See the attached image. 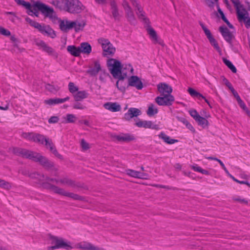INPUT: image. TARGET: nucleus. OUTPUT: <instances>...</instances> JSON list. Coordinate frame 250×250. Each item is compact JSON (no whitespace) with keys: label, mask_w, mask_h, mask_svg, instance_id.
I'll list each match as a JSON object with an SVG mask.
<instances>
[{"label":"nucleus","mask_w":250,"mask_h":250,"mask_svg":"<svg viewBox=\"0 0 250 250\" xmlns=\"http://www.w3.org/2000/svg\"><path fill=\"white\" fill-rule=\"evenodd\" d=\"M107 65L113 77L119 79L116 83V86L118 88H119V81H122L126 77L127 72H125V69H128L130 71L134 70L130 64H125L122 65L120 62L115 59L108 60Z\"/></svg>","instance_id":"f257e3e1"},{"label":"nucleus","mask_w":250,"mask_h":250,"mask_svg":"<svg viewBox=\"0 0 250 250\" xmlns=\"http://www.w3.org/2000/svg\"><path fill=\"white\" fill-rule=\"evenodd\" d=\"M11 151L17 155L39 162L42 165L47 168H50L54 166L53 162L49 161L47 158L36 152L18 147H14L12 149Z\"/></svg>","instance_id":"f03ea898"},{"label":"nucleus","mask_w":250,"mask_h":250,"mask_svg":"<svg viewBox=\"0 0 250 250\" xmlns=\"http://www.w3.org/2000/svg\"><path fill=\"white\" fill-rule=\"evenodd\" d=\"M51 246L47 248V250H54L59 249H64L67 250L74 249L71 242L62 237L52 236L50 238Z\"/></svg>","instance_id":"7ed1b4c3"},{"label":"nucleus","mask_w":250,"mask_h":250,"mask_svg":"<svg viewBox=\"0 0 250 250\" xmlns=\"http://www.w3.org/2000/svg\"><path fill=\"white\" fill-rule=\"evenodd\" d=\"M25 21L30 24L31 26L37 29L43 35L47 36L52 39L55 38L56 36L55 32L50 26L44 24H41L39 22L32 20L28 17L25 18Z\"/></svg>","instance_id":"20e7f679"},{"label":"nucleus","mask_w":250,"mask_h":250,"mask_svg":"<svg viewBox=\"0 0 250 250\" xmlns=\"http://www.w3.org/2000/svg\"><path fill=\"white\" fill-rule=\"evenodd\" d=\"M33 142L40 144H44L47 148H49L50 150L56 156L60 157L61 156L58 153L52 141L44 135L40 134H35L34 135Z\"/></svg>","instance_id":"39448f33"},{"label":"nucleus","mask_w":250,"mask_h":250,"mask_svg":"<svg viewBox=\"0 0 250 250\" xmlns=\"http://www.w3.org/2000/svg\"><path fill=\"white\" fill-rule=\"evenodd\" d=\"M67 10L71 13H80L84 9L82 3L78 0H62Z\"/></svg>","instance_id":"423d86ee"},{"label":"nucleus","mask_w":250,"mask_h":250,"mask_svg":"<svg viewBox=\"0 0 250 250\" xmlns=\"http://www.w3.org/2000/svg\"><path fill=\"white\" fill-rule=\"evenodd\" d=\"M35 6L38 10L41 11L46 17H48L53 22H55L58 19L53 8L39 2H36Z\"/></svg>","instance_id":"0eeeda50"},{"label":"nucleus","mask_w":250,"mask_h":250,"mask_svg":"<svg viewBox=\"0 0 250 250\" xmlns=\"http://www.w3.org/2000/svg\"><path fill=\"white\" fill-rule=\"evenodd\" d=\"M98 42L102 47L104 56H112L115 53L116 49L108 39L101 38Z\"/></svg>","instance_id":"6e6552de"},{"label":"nucleus","mask_w":250,"mask_h":250,"mask_svg":"<svg viewBox=\"0 0 250 250\" xmlns=\"http://www.w3.org/2000/svg\"><path fill=\"white\" fill-rule=\"evenodd\" d=\"M44 188L49 189L51 191H53V192L61 195L68 197L74 199H79V197L78 195L75 194L73 193L67 192L63 188H60L54 185H50L49 184H48L47 185L45 186Z\"/></svg>","instance_id":"1a4fd4ad"},{"label":"nucleus","mask_w":250,"mask_h":250,"mask_svg":"<svg viewBox=\"0 0 250 250\" xmlns=\"http://www.w3.org/2000/svg\"><path fill=\"white\" fill-rule=\"evenodd\" d=\"M28 176L32 180H34L35 183L40 185L43 188H44L45 186L47 185L48 182L53 180V179L38 172L31 173L28 175Z\"/></svg>","instance_id":"9d476101"},{"label":"nucleus","mask_w":250,"mask_h":250,"mask_svg":"<svg viewBox=\"0 0 250 250\" xmlns=\"http://www.w3.org/2000/svg\"><path fill=\"white\" fill-rule=\"evenodd\" d=\"M35 44L40 49H42L43 51L46 52L49 55L55 58H57L58 57V53L52 47L49 46L45 42L42 40H37L35 42Z\"/></svg>","instance_id":"9b49d317"},{"label":"nucleus","mask_w":250,"mask_h":250,"mask_svg":"<svg viewBox=\"0 0 250 250\" xmlns=\"http://www.w3.org/2000/svg\"><path fill=\"white\" fill-rule=\"evenodd\" d=\"M156 98L155 102L159 105H170L174 101V98L171 94L161 95Z\"/></svg>","instance_id":"f8f14e48"},{"label":"nucleus","mask_w":250,"mask_h":250,"mask_svg":"<svg viewBox=\"0 0 250 250\" xmlns=\"http://www.w3.org/2000/svg\"><path fill=\"white\" fill-rule=\"evenodd\" d=\"M122 5L125 10V16L128 21L132 23H134L135 21V16L127 0H123Z\"/></svg>","instance_id":"ddd939ff"},{"label":"nucleus","mask_w":250,"mask_h":250,"mask_svg":"<svg viewBox=\"0 0 250 250\" xmlns=\"http://www.w3.org/2000/svg\"><path fill=\"white\" fill-rule=\"evenodd\" d=\"M130 1L132 5L137 8L136 13L138 18L142 20L145 23L148 24L149 23V20L146 17L145 12L138 2V0H130Z\"/></svg>","instance_id":"4468645a"},{"label":"nucleus","mask_w":250,"mask_h":250,"mask_svg":"<svg viewBox=\"0 0 250 250\" xmlns=\"http://www.w3.org/2000/svg\"><path fill=\"white\" fill-rule=\"evenodd\" d=\"M146 31L150 39L154 43H158L162 46L164 45L163 41L158 37L156 31L152 27L148 26L146 28Z\"/></svg>","instance_id":"2eb2a0df"},{"label":"nucleus","mask_w":250,"mask_h":250,"mask_svg":"<svg viewBox=\"0 0 250 250\" xmlns=\"http://www.w3.org/2000/svg\"><path fill=\"white\" fill-rule=\"evenodd\" d=\"M73 247L74 248L82 250H104L103 249L95 246L90 243L86 241L78 243Z\"/></svg>","instance_id":"dca6fc26"},{"label":"nucleus","mask_w":250,"mask_h":250,"mask_svg":"<svg viewBox=\"0 0 250 250\" xmlns=\"http://www.w3.org/2000/svg\"><path fill=\"white\" fill-rule=\"evenodd\" d=\"M135 125L139 127H144L145 128H150L158 130L160 129L159 125L154 124L150 121H139L136 123Z\"/></svg>","instance_id":"f3484780"},{"label":"nucleus","mask_w":250,"mask_h":250,"mask_svg":"<svg viewBox=\"0 0 250 250\" xmlns=\"http://www.w3.org/2000/svg\"><path fill=\"white\" fill-rule=\"evenodd\" d=\"M234 5L237 9V14L238 20L240 22H244L249 18L247 11L242 7L239 6V1L237 5Z\"/></svg>","instance_id":"a211bd4d"},{"label":"nucleus","mask_w":250,"mask_h":250,"mask_svg":"<svg viewBox=\"0 0 250 250\" xmlns=\"http://www.w3.org/2000/svg\"><path fill=\"white\" fill-rule=\"evenodd\" d=\"M157 89L161 95L171 94L172 92V87L168 84L161 83L157 84Z\"/></svg>","instance_id":"6ab92c4d"},{"label":"nucleus","mask_w":250,"mask_h":250,"mask_svg":"<svg viewBox=\"0 0 250 250\" xmlns=\"http://www.w3.org/2000/svg\"><path fill=\"white\" fill-rule=\"evenodd\" d=\"M101 70V65L98 61H94L87 71V73L91 76H96Z\"/></svg>","instance_id":"aec40b11"},{"label":"nucleus","mask_w":250,"mask_h":250,"mask_svg":"<svg viewBox=\"0 0 250 250\" xmlns=\"http://www.w3.org/2000/svg\"><path fill=\"white\" fill-rule=\"evenodd\" d=\"M128 81L129 85L135 87L137 89H142L143 87V83L137 76H131L128 78Z\"/></svg>","instance_id":"412c9836"},{"label":"nucleus","mask_w":250,"mask_h":250,"mask_svg":"<svg viewBox=\"0 0 250 250\" xmlns=\"http://www.w3.org/2000/svg\"><path fill=\"white\" fill-rule=\"evenodd\" d=\"M141 113V111L136 108H130L127 112L125 114L124 119L125 120L128 121L134 117H137Z\"/></svg>","instance_id":"4be33fe9"},{"label":"nucleus","mask_w":250,"mask_h":250,"mask_svg":"<svg viewBox=\"0 0 250 250\" xmlns=\"http://www.w3.org/2000/svg\"><path fill=\"white\" fill-rule=\"evenodd\" d=\"M71 21L64 19L63 20H59V26L60 29L64 32H67L72 29Z\"/></svg>","instance_id":"5701e85b"},{"label":"nucleus","mask_w":250,"mask_h":250,"mask_svg":"<svg viewBox=\"0 0 250 250\" xmlns=\"http://www.w3.org/2000/svg\"><path fill=\"white\" fill-rule=\"evenodd\" d=\"M103 106L105 109L113 112L119 111L121 109V105L117 103L107 102Z\"/></svg>","instance_id":"b1692460"},{"label":"nucleus","mask_w":250,"mask_h":250,"mask_svg":"<svg viewBox=\"0 0 250 250\" xmlns=\"http://www.w3.org/2000/svg\"><path fill=\"white\" fill-rule=\"evenodd\" d=\"M219 31L221 32L224 39L228 42H230L233 38L232 34L229 30L225 26H221L219 28Z\"/></svg>","instance_id":"393cba45"},{"label":"nucleus","mask_w":250,"mask_h":250,"mask_svg":"<svg viewBox=\"0 0 250 250\" xmlns=\"http://www.w3.org/2000/svg\"><path fill=\"white\" fill-rule=\"evenodd\" d=\"M72 29H74L76 32L82 30L85 25V22L84 20H76L71 21Z\"/></svg>","instance_id":"a878e982"},{"label":"nucleus","mask_w":250,"mask_h":250,"mask_svg":"<svg viewBox=\"0 0 250 250\" xmlns=\"http://www.w3.org/2000/svg\"><path fill=\"white\" fill-rule=\"evenodd\" d=\"M69 99L70 98L69 97H66L64 98L49 99L44 100V103L46 104L55 105L56 104L63 103L68 101Z\"/></svg>","instance_id":"bb28decb"},{"label":"nucleus","mask_w":250,"mask_h":250,"mask_svg":"<svg viewBox=\"0 0 250 250\" xmlns=\"http://www.w3.org/2000/svg\"><path fill=\"white\" fill-rule=\"evenodd\" d=\"M80 54L81 53L89 55L92 51L91 46L88 42H82L79 46Z\"/></svg>","instance_id":"cd10ccee"},{"label":"nucleus","mask_w":250,"mask_h":250,"mask_svg":"<svg viewBox=\"0 0 250 250\" xmlns=\"http://www.w3.org/2000/svg\"><path fill=\"white\" fill-rule=\"evenodd\" d=\"M73 96L75 101L79 102L87 98L88 93L85 90L78 91Z\"/></svg>","instance_id":"c85d7f7f"},{"label":"nucleus","mask_w":250,"mask_h":250,"mask_svg":"<svg viewBox=\"0 0 250 250\" xmlns=\"http://www.w3.org/2000/svg\"><path fill=\"white\" fill-rule=\"evenodd\" d=\"M53 181H51V182H55L57 184H61L63 185H67V186H73L74 185V183L73 181L70 179H68L67 178H63L59 179H53Z\"/></svg>","instance_id":"c756f323"},{"label":"nucleus","mask_w":250,"mask_h":250,"mask_svg":"<svg viewBox=\"0 0 250 250\" xmlns=\"http://www.w3.org/2000/svg\"><path fill=\"white\" fill-rule=\"evenodd\" d=\"M158 136L159 138L163 140L167 144H173L178 142V140H177L171 139L169 136L163 132H161Z\"/></svg>","instance_id":"7c9ffc66"},{"label":"nucleus","mask_w":250,"mask_h":250,"mask_svg":"<svg viewBox=\"0 0 250 250\" xmlns=\"http://www.w3.org/2000/svg\"><path fill=\"white\" fill-rule=\"evenodd\" d=\"M67 51L73 56L79 57L80 50L78 47H76L75 45H68L67 47Z\"/></svg>","instance_id":"2f4dec72"},{"label":"nucleus","mask_w":250,"mask_h":250,"mask_svg":"<svg viewBox=\"0 0 250 250\" xmlns=\"http://www.w3.org/2000/svg\"><path fill=\"white\" fill-rule=\"evenodd\" d=\"M110 5L112 16H113L115 19H119V18L120 17V15L118 11L116 3L114 1H111Z\"/></svg>","instance_id":"473e14b6"},{"label":"nucleus","mask_w":250,"mask_h":250,"mask_svg":"<svg viewBox=\"0 0 250 250\" xmlns=\"http://www.w3.org/2000/svg\"><path fill=\"white\" fill-rule=\"evenodd\" d=\"M117 139L119 141L129 142L135 139L134 137L129 134H124L117 136Z\"/></svg>","instance_id":"72a5a7b5"},{"label":"nucleus","mask_w":250,"mask_h":250,"mask_svg":"<svg viewBox=\"0 0 250 250\" xmlns=\"http://www.w3.org/2000/svg\"><path fill=\"white\" fill-rule=\"evenodd\" d=\"M65 119V123H74L77 120L75 115L72 114H67L64 118Z\"/></svg>","instance_id":"f704fd0d"},{"label":"nucleus","mask_w":250,"mask_h":250,"mask_svg":"<svg viewBox=\"0 0 250 250\" xmlns=\"http://www.w3.org/2000/svg\"><path fill=\"white\" fill-rule=\"evenodd\" d=\"M190 167L195 171L200 172L203 174L209 175V173L208 171L202 169L201 167H199L197 165H193L190 166Z\"/></svg>","instance_id":"c9c22d12"},{"label":"nucleus","mask_w":250,"mask_h":250,"mask_svg":"<svg viewBox=\"0 0 250 250\" xmlns=\"http://www.w3.org/2000/svg\"><path fill=\"white\" fill-rule=\"evenodd\" d=\"M0 188L9 190L12 188V184L9 182L0 179Z\"/></svg>","instance_id":"e433bc0d"},{"label":"nucleus","mask_w":250,"mask_h":250,"mask_svg":"<svg viewBox=\"0 0 250 250\" xmlns=\"http://www.w3.org/2000/svg\"><path fill=\"white\" fill-rule=\"evenodd\" d=\"M158 113V109L153 104L148 106L147 114L149 116H152Z\"/></svg>","instance_id":"4c0bfd02"},{"label":"nucleus","mask_w":250,"mask_h":250,"mask_svg":"<svg viewBox=\"0 0 250 250\" xmlns=\"http://www.w3.org/2000/svg\"><path fill=\"white\" fill-rule=\"evenodd\" d=\"M223 62L231 70L233 73H236L237 69L233 64L226 58H223Z\"/></svg>","instance_id":"58836bf2"},{"label":"nucleus","mask_w":250,"mask_h":250,"mask_svg":"<svg viewBox=\"0 0 250 250\" xmlns=\"http://www.w3.org/2000/svg\"><path fill=\"white\" fill-rule=\"evenodd\" d=\"M188 93L192 97H197V98H202V99H205V97L203 96L201 94L195 91L192 88H188Z\"/></svg>","instance_id":"ea45409f"},{"label":"nucleus","mask_w":250,"mask_h":250,"mask_svg":"<svg viewBox=\"0 0 250 250\" xmlns=\"http://www.w3.org/2000/svg\"><path fill=\"white\" fill-rule=\"evenodd\" d=\"M195 121L198 123L199 125H202L203 127L207 126L208 124V120L205 118L200 116L198 117Z\"/></svg>","instance_id":"a19ab883"},{"label":"nucleus","mask_w":250,"mask_h":250,"mask_svg":"<svg viewBox=\"0 0 250 250\" xmlns=\"http://www.w3.org/2000/svg\"><path fill=\"white\" fill-rule=\"evenodd\" d=\"M68 89L69 92L72 94L73 96L79 91L78 87L72 82L69 83Z\"/></svg>","instance_id":"79ce46f5"},{"label":"nucleus","mask_w":250,"mask_h":250,"mask_svg":"<svg viewBox=\"0 0 250 250\" xmlns=\"http://www.w3.org/2000/svg\"><path fill=\"white\" fill-rule=\"evenodd\" d=\"M237 102L239 104V106L244 110V111L246 112L247 115L250 117V111L248 110L245 103L242 101L240 98L238 97Z\"/></svg>","instance_id":"37998d69"},{"label":"nucleus","mask_w":250,"mask_h":250,"mask_svg":"<svg viewBox=\"0 0 250 250\" xmlns=\"http://www.w3.org/2000/svg\"><path fill=\"white\" fill-rule=\"evenodd\" d=\"M126 174L132 177L137 178L139 171H136L131 169H127L125 170Z\"/></svg>","instance_id":"c03bdc74"},{"label":"nucleus","mask_w":250,"mask_h":250,"mask_svg":"<svg viewBox=\"0 0 250 250\" xmlns=\"http://www.w3.org/2000/svg\"><path fill=\"white\" fill-rule=\"evenodd\" d=\"M208 40L211 43V44L213 46L214 48L219 53L221 52V49L219 47L215 39L212 37L211 38L208 39Z\"/></svg>","instance_id":"a18cd8bd"},{"label":"nucleus","mask_w":250,"mask_h":250,"mask_svg":"<svg viewBox=\"0 0 250 250\" xmlns=\"http://www.w3.org/2000/svg\"><path fill=\"white\" fill-rule=\"evenodd\" d=\"M208 40L211 43V44L213 46L214 48L219 53L221 52V49L219 47L215 39L212 37L211 38L208 39Z\"/></svg>","instance_id":"49530a36"},{"label":"nucleus","mask_w":250,"mask_h":250,"mask_svg":"<svg viewBox=\"0 0 250 250\" xmlns=\"http://www.w3.org/2000/svg\"><path fill=\"white\" fill-rule=\"evenodd\" d=\"M208 40L211 43V44L213 46L214 48L219 53L221 52V49L219 47L215 39L212 37L211 38L208 39Z\"/></svg>","instance_id":"de8ad7c7"},{"label":"nucleus","mask_w":250,"mask_h":250,"mask_svg":"<svg viewBox=\"0 0 250 250\" xmlns=\"http://www.w3.org/2000/svg\"><path fill=\"white\" fill-rule=\"evenodd\" d=\"M219 13L221 16V18L222 20L227 24V25L229 26V27L230 28H233V27L232 24L230 23V22L227 19L226 17L225 16L223 12L221 10V9H218Z\"/></svg>","instance_id":"09e8293b"},{"label":"nucleus","mask_w":250,"mask_h":250,"mask_svg":"<svg viewBox=\"0 0 250 250\" xmlns=\"http://www.w3.org/2000/svg\"><path fill=\"white\" fill-rule=\"evenodd\" d=\"M34 133H22V137L30 141H33Z\"/></svg>","instance_id":"8fccbe9b"},{"label":"nucleus","mask_w":250,"mask_h":250,"mask_svg":"<svg viewBox=\"0 0 250 250\" xmlns=\"http://www.w3.org/2000/svg\"><path fill=\"white\" fill-rule=\"evenodd\" d=\"M201 26L208 39L213 37L210 31L203 24L201 23Z\"/></svg>","instance_id":"3c124183"},{"label":"nucleus","mask_w":250,"mask_h":250,"mask_svg":"<svg viewBox=\"0 0 250 250\" xmlns=\"http://www.w3.org/2000/svg\"><path fill=\"white\" fill-rule=\"evenodd\" d=\"M36 8H37L35 6V3L34 4V5L33 6H32L31 5L30 8L28 9L27 13H28V15L32 16L33 13H37V11H38L36 9Z\"/></svg>","instance_id":"603ef678"},{"label":"nucleus","mask_w":250,"mask_h":250,"mask_svg":"<svg viewBox=\"0 0 250 250\" xmlns=\"http://www.w3.org/2000/svg\"><path fill=\"white\" fill-rule=\"evenodd\" d=\"M190 116L195 120H197L198 117L200 116L197 111L195 109H191L189 111Z\"/></svg>","instance_id":"864d4df0"},{"label":"nucleus","mask_w":250,"mask_h":250,"mask_svg":"<svg viewBox=\"0 0 250 250\" xmlns=\"http://www.w3.org/2000/svg\"><path fill=\"white\" fill-rule=\"evenodd\" d=\"M137 178L141 179H144V180H147L149 179V176L147 174L141 172L139 171V174L138 175Z\"/></svg>","instance_id":"5fc2aeb1"},{"label":"nucleus","mask_w":250,"mask_h":250,"mask_svg":"<svg viewBox=\"0 0 250 250\" xmlns=\"http://www.w3.org/2000/svg\"><path fill=\"white\" fill-rule=\"evenodd\" d=\"M73 108L76 109H83L84 106L81 103L77 102L73 104Z\"/></svg>","instance_id":"6e6d98bb"},{"label":"nucleus","mask_w":250,"mask_h":250,"mask_svg":"<svg viewBox=\"0 0 250 250\" xmlns=\"http://www.w3.org/2000/svg\"><path fill=\"white\" fill-rule=\"evenodd\" d=\"M81 145L82 148L83 150H87L89 148V144L86 142H85L83 139L81 140Z\"/></svg>","instance_id":"4d7b16f0"},{"label":"nucleus","mask_w":250,"mask_h":250,"mask_svg":"<svg viewBox=\"0 0 250 250\" xmlns=\"http://www.w3.org/2000/svg\"><path fill=\"white\" fill-rule=\"evenodd\" d=\"M0 30V33L3 35H4L6 36H9L11 34L9 30H7L2 27Z\"/></svg>","instance_id":"13d9d810"},{"label":"nucleus","mask_w":250,"mask_h":250,"mask_svg":"<svg viewBox=\"0 0 250 250\" xmlns=\"http://www.w3.org/2000/svg\"><path fill=\"white\" fill-rule=\"evenodd\" d=\"M59 121V118L57 116H52L48 120L50 124L56 123Z\"/></svg>","instance_id":"bf43d9fd"},{"label":"nucleus","mask_w":250,"mask_h":250,"mask_svg":"<svg viewBox=\"0 0 250 250\" xmlns=\"http://www.w3.org/2000/svg\"><path fill=\"white\" fill-rule=\"evenodd\" d=\"M51 3L60 9L62 8V6L61 5L60 2L58 0H53L51 2Z\"/></svg>","instance_id":"052dcab7"},{"label":"nucleus","mask_w":250,"mask_h":250,"mask_svg":"<svg viewBox=\"0 0 250 250\" xmlns=\"http://www.w3.org/2000/svg\"><path fill=\"white\" fill-rule=\"evenodd\" d=\"M217 0H207L206 2L207 4L210 6H213L216 2Z\"/></svg>","instance_id":"680f3d73"},{"label":"nucleus","mask_w":250,"mask_h":250,"mask_svg":"<svg viewBox=\"0 0 250 250\" xmlns=\"http://www.w3.org/2000/svg\"><path fill=\"white\" fill-rule=\"evenodd\" d=\"M223 82H224L226 85L229 88H230L232 87L231 84L229 82V81L226 78L223 79Z\"/></svg>","instance_id":"e2e57ef3"},{"label":"nucleus","mask_w":250,"mask_h":250,"mask_svg":"<svg viewBox=\"0 0 250 250\" xmlns=\"http://www.w3.org/2000/svg\"><path fill=\"white\" fill-rule=\"evenodd\" d=\"M30 5H31V4L29 2H26L25 1L22 4V6L24 7L27 10L28 9H29L30 8Z\"/></svg>","instance_id":"0e129e2a"},{"label":"nucleus","mask_w":250,"mask_h":250,"mask_svg":"<svg viewBox=\"0 0 250 250\" xmlns=\"http://www.w3.org/2000/svg\"><path fill=\"white\" fill-rule=\"evenodd\" d=\"M187 127L193 132H195V129L193 126L189 123V122L186 125Z\"/></svg>","instance_id":"69168bd1"},{"label":"nucleus","mask_w":250,"mask_h":250,"mask_svg":"<svg viewBox=\"0 0 250 250\" xmlns=\"http://www.w3.org/2000/svg\"><path fill=\"white\" fill-rule=\"evenodd\" d=\"M217 162L220 164V165H221L222 168L224 170V171L226 172L228 170L226 168V167L225 166L224 163L220 159H218L217 160Z\"/></svg>","instance_id":"338daca9"},{"label":"nucleus","mask_w":250,"mask_h":250,"mask_svg":"<svg viewBox=\"0 0 250 250\" xmlns=\"http://www.w3.org/2000/svg\"><path fill=\"white\" fill-rule=\"evenodd\" d=\"M244 22L245 23L247 28H248L250 27V19L249 18H248Z\"/></svg>","instance_id":"774afa93"}]
</instances>
